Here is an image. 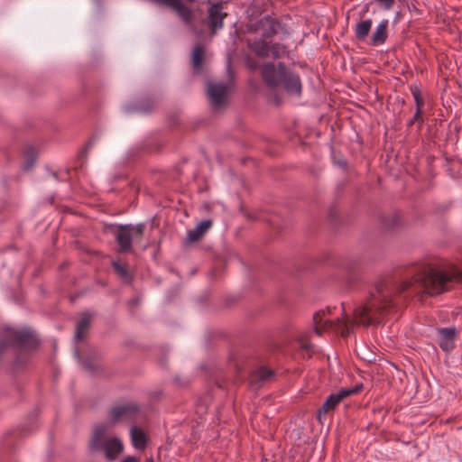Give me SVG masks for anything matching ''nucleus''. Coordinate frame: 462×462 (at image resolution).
<instances>
[{
  "instance_id": "nucleus-1",
  "label": "nucleus",
  "mask_w": 462,
  "mask_h": 462,
  "mask_svg": "<svg viewBox=\"0 0 462 462\" xmlns=\"http://www.w3.org/2000/svg\"><path fill=\"white\" fill-rule=\"evenodd\" d=\"M462 284V271L451 263H422L415 269L413 277L399 281L392 277L379 280L367 301L354 311V321L346 315L329 319L325 311L317 312L314 317V328L318 335L323 331L340 332L346 337L356 324L369 326L380 323L395 307V296L411 291L416 294L439 295Z\"/></svg>"
},
{
  "instance_id": "nucleus-2",
  "label": "nucleus",
  "mask_w": 462,
  "mask_h": 462,
  "mask_svg": "<svg viewBox=\"0 0 462 462\" xmlns=\"http://www.w3.org/2000/svg\"><path fill=\"white\" fill-rule=\"evenodd\" d=\"M262 77L270 88L282 87L291 94L301 93V82L297 74L288 70L283 63L275 66L273 62L265 63L262 68Z\"/></svg>"
},
{
  "instance_id": "nucleus-3",
  "label": "nucleus",
  "mask_w": 462,
  "mask_h": 462,
  "mask_svg": "<svg viewBox=\"0 0 462 462\" xmlns=\"http://www.w3.org/2000/svg\"><path fill=\"white\" fill-rule=\"evenodd\" d=\"M36 338L28 329H17L11 327H3L0 329V359L10 347H32Z\"/></svg>"
},
{
  "instance_id": "nucleus-4",
  "label": "nucleus",
  "mask_w": 462,
  "mask_h": 462,
  "mask_svg": "<svg viewBox=\"0 0 462 462\" xmlns=\"http://www.w3.org/2000/svg\"><path fill=\"white\" fill-rule=\"evenodd\" d=\"M108 427L105 424H99L95 428L89 441V448L92 451L104 450L106 459L113 461L123 452L124 445L120 439L116 437L106 438V433Z\"/></svg>"
},
{
  "instance_id": "nucleus-5",
  "label": "nucleus",
  "mask_w": 462,
  "mask_h": 462,
  "mask_svg": "<svg viewBox=\"0 0 462 462\" xmlns=\"http://www.w3.org/2000/svg\"><path fill=\"white\" fill-rule=\"evenodd\" d=\"M145 228L144 224L138 225H120L116 232V241L119 246L120 253H129L132 251V242L142 238Z\"/></svg>"
},
{
  "instance_id": "nucleus-6",
  "label": "nucleus",
  "mask_w": 462,
  "mask_h": 462,
  "mask_svg": "<svg viewBox=\"0 0 462 462\" xmlns=\"http://www.w3.org/2000/svg\"><path fill=\"white\" fill-rule=\"evenodd\" d=\"M140 407L134 402H125L112 406L108 411V421L111 425L130 422L136 419Z\"/></svg>"
},
{
  "instance_id": "nucleus-7",
  "label": "nucleus",
  "mask_w": 462,
  "mask_h": 462,
  "mask_svg": "<svg viewBox=\"0 0 462 462\" xmlns=\"http://www.w3.org/2000/svg\"><path fill=\"white\" fill-rule=\"evenodd\" d=\"M363 385H356L352 388H346L341 389L337 393H331L324 402L322 406L319 409L317 419L319 420H321V418L323 415H326L327 413L334 411L336 407L346 397L357 393L361 389Z\"/></svg>"
},
{
  "instance_id": "nucleus-8",
  "label": "nucleus",
  "mask_w": 462,
  "mask_h": 462,
  "mask_svg": "<svg viewBox=\"0 0 462 462\" xmlns=\"http://www.w3.org/2000/svg\"><path fill=\"white\" fill-rule=\"evenodd\" d=\"M207 92L209 102L215 109L223 107L226 103L228 85L223 82L208 81Z\"/></svg>"
},
{
  "instance_id": "nucleus-9",
  "label": "nucleus",
  "mask_w": 462,
  "mask_h": 462,
  "mask_svg": "<svg viewBox=\"0 0 462 462\" xmlns=\"http://www.w3.org/2000/svg\"><path fill=\"white\" fill-rule=\"evenodd\" d=\"M222 9L221 4H215L208 9V19H201L206 21V32L209 31L211 36H214L217 31L223 27V20L226 17L227 14L224 13Z\"/></svg>"
},
{
  "instance_id": "nucleus-10",
  "label": "nucleus",
  "mask_w": 462,
  "mask_h": 462,
  "mask_svg": "<svg viewBox=\"0 0 462 462\" xmlns=\"http://www.w3.org/2000/svg\"><path fill=\"white\" fill-rule=\"evenodd\" d=\"M439 347L447 352H451L455 347V341L457 336L456 328H440L437 330Z\"/></svg>"
},
{
  "instance_id": "nucleus-11",
  "label": "nucleus",
  "mask_w": 462,
  "mask_h": 462,
  "mask_svg": "<svg viewBox=\"0 0 462 462\" xmlns=\"http://www.w3.org/2000/svg\"><path fill=\"white\" fill-rule=\"evenodd\" d=\"M254 31L264 38H270L278 32L280 23L270 16H264L254 25Z\"/></svg>"
},
{
  "instance_id": "nucleus-12",
  "label": "nucleus",
  "mask_w": 462,
  "mask_h": 462,
  "mask_svg": "<svg viewBox=\"0 0 462 462\" xmlns=\"http://www.w3.org/2000/svg\"><path fill=\"white\" fill-rule=\"evenodd\" d=\"M205 55V47L201 43H196L191 51V66L195 73L201 72Z\"/></svg>"
},
{
  "instance_id": "nucleus-13",
  "label": "nucleus",
  "mask_w": 462,
  "mask_h": 462,
  "mask_svg": "<svg viewBox=\"0 0 462 462\" xmlns=\"http://www.w3.org/2000/svg\"><path fill=\"white\" fill-rule=\"evenodd\" d=\"M212 221L206 219L199 222L195 228L188 231L187 241L189 243H194L201 239V237L208 232L211 227Z\"/></svg>"
},
{
  "instance_id": "nucleus-14",
  "label": "nucleus",
  "mask_w": 462,
  "mask_h": 462,
  "mask_svg": "<svg viewBox=\"0 0 462 462\" xmlns=\"http://www.w3.org/2000/svg\"><path fill=\"white\" fill-rule=\"evenodd\" d=\"M388 20H383L378 26L375 28L372 37H371V44L374 46L381 45L385 42L388 33Z\"/></svg>"
},
{
  "instance_id": "nucleus-15",
  "label": "nucleus",
  "mask_w": 462,
  "mask_h": 462,
  "mask_svg": "<svg viewBox=\"0 0 462 462\" xmlns=\"http://www.w3.org/2000/svg\"><path fill=\"white\" fill-rule=\"evenodd\" d=\"M130 436L134 447L137 449H144L147 443L145 433L140 428L133 426L130 430Z\"/></svg>"
},
{
  "instance_id": "nucleus-16",
  "label": "nucleus",
  "mask_w": 462,
  "mask_h": 462,
  "mask_svg": "<svg viewBox=\"0 0 462 462\" xmlns=\"http://www.w3.org/2000/svg\"><path fill=\"white\" fill-rule=\"evenodd\" d=\"M91 322V317L88 313H84L76 326L75 338L79 341L84 338Z\"/></svg>"
},
{
  "instance_id": "nucleus-17",
  "label": "nucleus",
  "mask_w": 462,
  "mask_h": 462,
  "mask_svg": "<svg viewBox=\"0 0 462 462\" xmlns=\"http://www.w3.org/2000/svg\"><path fill=\"white\" fill-rule=\"evenodd\" d=\"M372 27V20H363L355 28V34L357 40L364 41L369 34Z\"/></svg>"
},
{
  "instance_id": "nucleus-18",
  "label": "nucleus",
  "mask_w": 462,
  "mask_h": 462,
  "mask_svg": "<svg viewBox=\"0 0 462 462\" xmlns=\"http://www.w3.org/2000/svg\"><path fill=\"white\" fill-rule=\"evenodd\" d=\"M250 49L257 55L263 58L270 57V45L264 41H255L249 43Z\"/></svg>"
},
{
  "instance_id": "nucleus-19",
  "label": "nucleus",
  "mask_w": 462,
  "mask_h": 462,
  "mask_svg": "<svg viewBox=\"0 0 462 462\" xmlns=\"http://www.w3.org/2000/svg\"><path fill=\"white\" fill-rule=\"evenodd\" d=\"M274 374V372L267 367H260L252 374L253 382H267Z\"/></svg>"
},
{
  "instance_id": "nucleus-20",
  "label": "nucleus",
  "mask_w": 462,
  "mask_h": 462,
  "mask_svg": "<svg viewBox=\"0 0 462 462\" xmlns=\"http://www.w3.org/2000/svg\"><path fill=\"white\" fill-rule=\"evenodd\" d=\"M383 225L387 229H394L398 227L401 223V216L397 213H393L383 217Z\"/></svg>"
},
{
  "instance_id": "nucleus-21",
  "label": "nucleus",
  "mask_w": 462,
  "mask_h": 462,
  "mask_svg": "<svg viewBox=\"0 0 462 462\" xmlns=\"http://www.w3.org/2000/svg\"><path fill=\"white\" fill-rule=\"evenodd\" d=\"M287 54V48L281 43L270 45V57L279 59Z\"/></svg>"
},
{
  "instance_id": "nucleus-22",
  "label": "nucleus",
  "mask_w": 462,
  "mask_h": 462,
  "mask_svg": "<svg viewBox=\"0 0 462 462\" xmlns=\"http://www.w3.org/2000/svg\"><path fill=\"white\" fill-rule=\"evenodd\" d=\"M113 268L115 272L125 281L130 282L132 279V275L129 271L122 264L117 262L113 263Z\"/></svg>"
},
{
  "instance_id": "nucleus-23",
  "label": "nucleus",
  "mask_w": 462,
  "mask_h": 462,
  "mask_svg": "<svg viewBox=\"0 0 462 462\" xmlns=\"http://www.w3.org/2000/svg\"><path fill=\"white\" fill-rule=\"evenodd\" d=\"M25 164L24 169L29 170L31 167H32L35 160H36V152L32 147H29L26 149L25 152Z\"/></svg>"
},
{
  "instance_id": "nucleus-24",
  "label": "nucleus",
  "mask_w": 462,
  "mask_h": 462,
  "mask_svg": "<svg viewBox=\"0 0 462 462\" xmlns=\"http://www.w3.org/2000/svg\"><path fill=\"white\" fill-rule=\"evenodd\" d=\"M412 94H413V97H414V100H415L417 108L422 109V107L424 106V101H423V98L420 96V93L418 90H416Z\"/></svg>"
},
{
  "instance_id": "nucleus-25",
  "label": "nucleus",
  "mask_w": 462,
  "mask_h": 462,
  "mask_svg": "<svg viewBox=\"0 0 462 462\" xmlns=\"http://www.w3.org/2000/svg\"><path fill=\"white\" fill-rule=\"evenodd\" d=\"M300 343V347L309 354V356H310V352L312 351L313 346L305 339H301Z\"/></svg>"
},
{
  "instance_id": "nucleus-26",
  "label": "nucleus",
  "mask_w": 462,
  "mask_h": 462,
  "mask_svg": "<svg viewBox=\"0 0 462 462\" xmlns=\"http://www.w3.org/2000/svg\"><path fill=\"white\" fill-rule=\"evenodd\" d=\"M376 2L382 4L385 9L389 10L393 7L394 4V0H375Z\"/></svg>"
},
{
  "instance_id": "nucleus-27",
  "label": "nucleus",
  "mask_w": 462,
  "mask_h": 462,
  "mask_svg": "<svg viewBox=\"0 0 462 462\" xmlns=\"http://www.w3.org/2000/svg\"><path fill=\"white\" fill-rule=\"evenodd\" d=\"M418 120H420L422 122V119H421V109L420 108H417L416 113H415L413 118L410 122V125H412L415 121H418Z\"/></svg>"
},
{
  "instance_id": "nucleus-28",
  "label": "nucleus",
  "mask_w": 462,
  "mask_h": 462,
  "mask_svg": "<svg viewBox=\"0 0 462 462\" xmlns=\"http://www.w3.org/2000/svg\"><path fill=\"white\" fill-rule=\"evenodd\" d=\"M83 365L84 367L88 370V371H93L94 370V365H92L91 364L89 363H87V362H84L83 363Z\"/></svg>"
},
{
  "instance_id": "nucleus-29",
  "label": "nucleus",
  "mask_w": 462,
  "mask_h": 462,
  "mask_svg": "<svg viewBox=\"0 0 462 462\" xmlns=\"http://www.w3.org/2000/svg\"><path fill=\"white\" fill-rule=\"evenodd\" d=\"M122 462H138V460L134 457H128L125 458Z\"/></svg>"
},
{
  "instance_id": "nucleus-30",
  "label": "nucleus",
  "mask_w": 462,
  "mask_h": 462,
  "mask_svg": "<svg viewBox=\"0 0 462 462\" xmlns=\"http://www.w3.org/2000/svg\"><path fill=\"white\" fill-rule=\"evenodd\" d=\"M368 10H369V5H366L365 6V8H364V11H363V14H361V16H363L365 13H367V12H368Z\"/></svg>"
},
{
  "instance_id": "nucleus-31",
  "label": "nucleus",
  "mask_w": 462,
  "mask_h": 462,
  "mask_svg": "<svg viewBox=\"0 0 462 462\" xmlns=\"http://www.w3.org/2000/svg\"><path fill=\"white\" fill-rule=\"evenodd\" d=\"M247 217H248V218H252V219H258V218H259V217H257L256 216H254V215H251V214H248V215H247Z\"/></svg>"
},
{
  "instance_id": "nucleus-32",
  "label": "nucleus",
  "mask_w": 462,
  "mask_h": 462,
  "mask_svg": "<svg viewBox=\"0 0 462 462\" xmlns=\"http://www.w3.org/2000/svg\"><path fill=\"white\" fill-rule=\"evenodd\" d=\"M338 164H339L341 167H343V168H344V167H346V162L345 161H340V162H338Z\"/></svg>"
},
{
  "instance_id": "nucleus-33",
  "label": "nucleus",
  "mask_w": 462,
  "mask_h": 462,
  "mask_svg": "<svg viewBox=\"0 0 462 462\" xmlns=\"http://www.w3.org/2000/svg\"><path fill=\"white\" fill-rule=\"evenodd\" d=\"M20 365L19 357L14 361V365L18 366Z\"/></svg>"
},
{
  "instance_id": "nucleus-34",
  "label": "nucleus",
  "mask_w": 462,
  "mask_h": 462,
  "mask_svg": "<svg viewBox=\"0 0 462 462\" xmlns=\"http://www.w3.org/2000/svg\"><path fill=\"white\" fill-rule=\"evenodd\" d=\"M145 462H154V461L152 457H150V458H147Z\"/></svg>"
}]
</instances>
